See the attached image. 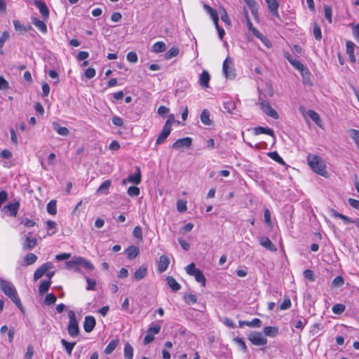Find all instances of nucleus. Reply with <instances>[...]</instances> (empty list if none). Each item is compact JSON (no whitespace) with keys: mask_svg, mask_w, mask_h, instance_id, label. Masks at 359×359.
I'll list each match as a JSON object with an SVG mask.
<instances>
[{"mask_svg":"<svg viewBox=\"0 0 359 359\" xmlns=\"http://www.w3.org/2000/svg\"><path fill=\"white\" fill-rule=\"evenodd\" d=\"M96 325L95 318L92 316H86L83 323V328L86 332H90L93 330Z\"/></svg>","mask_w":359,"mask_h":359,"instance_id":"obj_15","label":"nucleus"},{"mask_svg":"<svg viewBox=\"0 0 359 359\" xmlns=\"http://www.w3.org/2000/svg\"><path fill=\"white\" fill-rule=\"evenodd\" d=\"M140 250L138 247L135 245H130L126 250V254L129 259H135L139 254Z\"/></svg>","mask_w":359,"mask_h":359,"instance_id":"obj_27","label":"nucleus"},{"mask_svg":"<svg viewBox=\"0 0 359 359\" xmlns=\"http://www.w3.org/2000/svg\"><path fill=\"white\" fill-rule=\"evenodd\" d=\"M56 297L53 294H48L44 299V304L46 305H51L56 302Z\"/></svg>","mask_w":359,"mask_h":359,"instance_id":"obj_53","label":"nucleus"},{"mask_svg":"<svg viewBox=\"0 0 359 359\" xmlns=\"http://www.w3.org/2000/svg\"><path fill=\"white\" fill-rule=\"evenodd\" d=\"M233 341L237 344V345L242 349V351L245 353L248 351L247 346L244 341V340L240 337H235Z\"/></svg>","mask_w":359,"mask_h":359,"instance_id":"obj_49","label":"nucleus"},{"mask_svg":"<svg viewBox=\"0 0 359 359\" xmlns=\"http://www.w3.org/2000/svg\"><path fill=\"white\" fill-rule=\"evenodd\" d=\"M264 104V105L262 106L260 109L264 114L274 119H278L279 118V116L276 111L272 108V107L270 105L269 102L265 103Z\"/></svg>","mask_w":359,"mask_h":359,"instance_id":"obj_16","label":"nucleus"},{"mask_svg":"<svg viewBox=\"0 0 359 359\" xmlns=\"http://www.w3.org/2000/svg\"><path fill=\"white\" fill-rule=\"evenodd\" d=\"M264 221H265L266 224L268 226H271L272 222L271 220V212L268 208L264 209Z\"/></svg>","mask_w":359,"mask_h":359,"instance_id":"obj_60","label":"nucleus"},{"mask_svg":"<svg viewBox=\"0 0 359 359\" xmlns=\"http://www.w3.org/2000/svg\"><path fill=\"white\" fill-rule=\"evenodd\" d=\"M187 202L185 201L179 200L177 203V209L180 212H184L187 210Z\"/></svg>","mask_w":359,"mask_h":359,"instance_id":"obj_55","label":"nucleus"},{"mask_svg":"<svg viewBox=\"0 0 359 359\" xmlns=\"http://www.w3.org/2000/svg\"><path fill=\"white\" fill-rule=\"evenodd\" d=\"M47 211L50 215H54L57 213L56 201H50L47 205Z\"/></svg>","mask_w":359,"mask_h":359,"instance_id":"obj_45","label":"nucleus"},{"mask_svg":"<svg viewBox=\"0 0 359 359\" xmlns=\"http://www.w3.org/2000/svg\"><path fill=\"white\" fill-rule=\"evenodd\" d=\"M243 325H247L252 327H260L262 321L259 318H254L251 321L240 320L239 326L242 327Z\"/></svg>","mask_w":359,"mask_h":359,"instance_id":"obj_28","label":"nucleus"},{"mask_svg":"<svg viewBox=\"0 0 359 359\" xmlns=\"http://www.w3.org/2000/svg\"><path fill=\"white\" fill-rule=\"evenodd\" d=\"M245 18L246 20V24L248 26V28L249 30H250L254 36L259 39L260 40H262V38L264 39V36L262 34H261L259 30H257L256 28H255L252 25V23L251 20H250L249 15L247 12H245Z\"/></svg>","mask_w":359,"mask_h":359,"instance_id":"obj_17","label":"nucleus"},{"mask_svg":"<svg viewBox=\"0 0 359 359\" xmlns=\"http://www.w3.org/2000/svg\"><path fill=\"white\" fill-rule=\"evenodd\" d=\"M61 344L65 347L67 353L69 355H71L72 350H73L74 346L76 345V342H69V341H66L65 339H62L61 340Z\"/></svg>","mask_w":359,"mask_h":359,"instance_id":"obj_39","label":"nucleus"},{"mask_svg":"<svg viewBox=\"0 0 359 359\" xmlns=\"http://www.w3.org/2000/svg\"><path fill=\"white\" fill-rule=\"evenodd\" d=\"M35 6L39 8V12L44 19H47L49 16V9L46 4L41 1L35 0Z\"/></svg>","mask_w":359,"mask_h":359,"instance_id":"obj_18","label":"nucleus"},{"mask_svg":"<svg viewBox=\"0 0 359 359\" xmlns=\"http://www.w3.org/2000/svg\"><path fill=\"white\" fill-rule=\"evenodd\" d=\"M179 48L173 46L169 49V50L165 53V60H170L179 54Z\"/></svg>","mask_w":359,"mask_h":359,"instance_id":"obj_42","label":"nucleus"},{"mask_svg":"<svg viewBox=\"0 0 359 359\" xmlns=\"http://www.w3.org/2000/svg\"><path fill=\"white\" fill-rule=\"evenodd\" d=\"M126 57H127L128 61L133 62V63L137 62V60H138L137 53L133 51L129 52L127 54Z\"/></svg>","mask_w":359,"mask_h":359,"instance_id":"obj_61","label":"nucleus"},{"mask_svg":"<svg viewBox=\"0 0 359 359\" xmlns=\"http://www.w3.org/2000/svg\"><path fill=\"white\" fill-rule=\"evenodd\" d=\"M124 358H125V359H133V348L129 343H126L125 344Z\"/></svg>","mask_w":359,"mask_h":359,"instance_id":"obj_40","label":"nucleus"},{"mask_svg":"<svg viewBox=\"0 0 359 359\" xmlns=\"http://www.w3.org/2000/svg\"><path fill=\"white\" fill-rule=\"evenodd\" d=\"M344 310L345 306L341 304H334L332 309V312L335 314H341L344 311Z\"/></svg>","mask_w":359,"mask_h":359,"instance_id":"obj_52","label":"nucleus"},{"mask_svg":"<svg viewBox=\"0 0 359 359\" xmlns=\"http://www.w3.org/2000/svg\"><path fill=\"white\" fill-rule=\"evenodd\" d=\"M119 344V339H115L111 340L104 349V353L107 355L111 354Z\"/></svg>","mask_w":359,"mask_h":359,"instance_id":"obj_36","label":"nucleus"},{"mask_svg":"<svg viewBox=\"0 0 359 359\" xmlns=\"http://www.w3.org/2000/svg\"><path fill=\"white\" fill-rule=\"evenodd\" d=\"M171 130L172 129L167 127V126H163L162 131L161 132L156 140V144H161L163 143L170 134Z\"/></svg>","mask_w":359,"mask_h":359,"instance_id":"obj_19","label":"nucleus"},{"mask_svg":"<svg viewBox=\"0 0 359 359\" xmlns=\"http://www.w3.org/2000/svg\"><path fill=\"white\" fill-rule=\"evenodd\" d=\"M201 122L207 126L211 125V121L210 119V113L208 109H203L201 114Z\"/></svg>","mask_w":359,"mask_h":359,"instance_id":"obj_41","label":"nucleus"},{"mask_svg":"<svg viewBox=\"0 0 359 359\" xmlns=\"http://www.w3.org/2000/svg\"><path fill=\"white\" fill-rule=\"evenodd\" d=\"M186 272L195 278L196 280L202 284L203 286L205 285L206 279L202 271L196 268L194 263H191L185 268Z\"/></svg>","mask_w":359,"mask_h":359,"instance_id":"obj_5","label":"nucleus"},{"mask_svg":"<svg viewBox=\"0 0 359 359\" xmlns=\"http://www.w3.org/2000/svg\"><path fill=\"white\" fill-rule=\"evenodd\" d=\"M346 53L348 54L351 62H355V57L354 55L355 44L351 41H346Z\"/></svg>","mask_w":359,"mask_h":359,"instance_id":"obj_24","label":"nucleus"},{"mask_svg":"<svg viewBox=\"0 0 359 359\" xmlns=\"http://www.w3.org/2000/svg\"><path fill=\"white\" fill-rule=\"evenodd\" d=\"M37 259V256L34 253H28L24 257V266H27L34 264L36 262Z\"/></svg>","mask_w":359,"mask_h":359,"instance_id":"obj_37","label":"nucleus"},{"mask_svg":"<svg viewBox=\"0 0 359 359\" xmlns=\"http://www.w3.org/2000/svg\"><path fill=\"white\" fill-rule=\"evenodd\" d=\"M203 8L210 14L212 20L217 21L219 18L217 11L207 4H204Z\"/></svg>","mask_w":359,"mask_h":359,"instance_id":"obj_44","label":"nucleus"},{"mask_svg":"<svg viewBox=\"0 0 359 359\" xmlns=\"http://www.w3.org/2000/svg\"><path fill=\"white\" fill-rule=\"evenodd\" d=\"M222 71L227 79H233L235 78L236 74L233 68V61L229 57L224 61Z\"/></svg>","mask_w":359,"mask_h":359,"instance_id":"obj_7","label":"nucleus"},{"mask_svg":"<svg viewBox=\"0 0 359 359\" xmlns=\"http://www.w3.org/2000/svg\"><path fill=\"white\" fill-rule=\"evenodd\" d=\"M210 79V76L209 73L205 70L203 71V72L201 74L200 78H199V83H200L201 86H202L203 88L208 87Z\"/></svg>","mask_w":359,"mask_h":359,"instance_id":"obj_30","label":"nucleus"},{"mask_svg":"<svg viewBox=\"0 0 359 359\" xmlns=\"http://www.w3.org/2000/svg\"><path fill=\"white\" fill-rule=\"evenodd\" d=\"M307 116L313 121L315 122V123L319 126V127H321V124H322V120L319 116V114L316 112L315 111L312 110V109H310L307 112Z\"/></svg>","mask_w":359,"mask_h":359,"instance_id":"obj_33","label":"nucleus"},{"mask_svg":"<svg viewBox=\"0 0 359 359\" xmlns=\"http://www.w3.org/2000/svg\"><path fill=\"white\" fill-rule=\"evenodd\" d=\"M350 137L354 140L355 143H358L359 141V130L355 129H351L348 131Z\"/></svg>","mask_w":359,"mask_h":359,"instance_id":"obj_57","label":"nucleus"},{"mask_svg":"<svg viewBox=\"0 0 359 359\" xmlns=\"http://www.w3.org/2000/svg\"><path fill=\"white\" fill-rule=\"evenodd\" d=\"M313 35L316 40H320L322 38L321 29L317 23L313 24Z\"/></svg>","mask_w":359,"mask_h":359,"instance_id":"obj_50","label":"nucleus"},{"mask_svg":"<svg viewBox=\"0 0 359 359\" xmlns=\"http://www.w3.org/2000/svg\"><path fill=\"white\" fill-rule=\"evenodd\" d=\"M0 288L4 294L9 297L18 309L23 311V306L14 285L11 282L0 278Z\"/></svg>","mask_w":359,"mask_h":359,"instance_id":"obj_1","label":"nucleus"},{"mask_svg":"<svg viewBox=\"0 0 359 359\" xmlns=\"http://www.w3.org/2000/svg\"><path fill=\"white\" fill-rule=\"evenodd\" d=\"M330 213L332 217H334L336 218H339V219H342L344 221V222L346 224L355 223V225L357 226V227L359 228V219L357 221H355V220L351 219L350 217L338 212L337 210H335L333 208L330 209Z\"/></svg>","mask_w":359,"mask_h":359,"instance_id":"obj_12","label":"nucleus"},{"mask_svg":"<svg viewBox=\"0 0 359 359\" xmlns=\"http://www.w3.org/2000/svg\"><path fill=\"white\" fill-rule=\"evenodd\" d=\"M51 284V280H43L41 282L39 287V292L40 294H43L46 293Z\"/></svg>","mask_w":359,"mask_h":359,"instance_id":"obj_38","label":"nucleus"},{"mask_svg":"<svg viewBox=\"0 0 359 359\" xmlns=\"http://www.w3.org/2000/svg\"><path fill=\"white\" fill-rule=\"evenodd\" d=\"M34 355V348L32 345H28L27 352L25 355V359H32Z\"/></svg>","mask_w":359,"mask_h":359,"instance_id":"obj_64","label":"nucleus"},{"mask_svg":"<svg viewBox=\"0 0 359 359\" xmlns=\"http://www.w3.org/2000/svg\"><path fill=\"white\" fill-rule=\"evenodd\" d=\"M304 277L312 282H313L315 280V276H314V273L312 270L311 269H306L304 273Z\"/></svg>","mask_w":359,"mask_h":359,"instance_id":"obj_58","label":"nucleus"},{"mask_svg":"<svg viewBox=\"0 0 359 359\" xmlns=\"http://www.w3.org/2000/svg\"><path fill=\"white\" fill-rule=\"evenodd\" d=\"M248 339L255 346H264L267 344V339L259 332L250 333Z\"/></svg>","mask_w":359,"mask_h":359,"instance_id":"obj_6","label":"nucleus"},{"mask_svg":"<svg viewBox=\"0 0 359 359\" xmlns=\"http://www.w3.org/2000/svg\"><path fill=\"white\" fill-rule=\"evenodd\" d=\"M263 332L266 336L275 337L278 333V328L275 326H267L264 328Z\"/></svg>","mask_w":359,"mask_h":359,"instance_id":"obj_35","label":"nucleus"},{"mask_svg":"<svg viewBox=\"0 0 359 359\" xmlns=\"http://www.w3.org/2000/svg\"><path fill=\"white\" fill-rule=\"evenodd\" d=\"M166 282L168 286L174 292L179 291L181 289V285L177 282V280L172 276H168L166 278Z\"/></svg>","mask_w":359,"mask_h":359,"instance_id":"obj_29","label":"nucleus"},{"mask_svg":"<svg viewBox=\"0 0 359 359\" xmlns=\"http://www.w3.org/2000/svg\"><path fill=\"white\" fill-rule=\"evenodd\" d=\"M133 235L134 237L142 240V231L140 226H137L134 228L133 231Z\"/></svg>","mask_w":359,"mask_h":359,"instance_id":"obj_62","label":"nucleus"},{"mask_svg":"<svg viewBox=\"0 0 359 359\" xmlns=\"http://www.w3.org/2000/svg\"><path fill=\"white\" fill-rule=\"evenodd\" d=\"M52 126L54 130L60 135L66 137L69 135V129L66 127L61 126L57 122H53Z\"/></svg>","mask_w":359,"mask_h":359,"instance_id":"obj_23","label":"nucleus"},{"mask_svg":"<svg viewBox=\"0 0 359 359\" xmlns=\"http://www.w3.org/2000/svg\"><path fill=\"white\" fill-rule=\"evenodd\" d=\"M128 194L132 197H136L140 195V191L137 187L131 186L128 189Z\"/></svg>","mask_w":359,"mask_h":359,"instance_id":"obj_48","label":"nucleus"},{"mask_svg":"<svg viewBox=\"0 0 359 359\" xmlns=\"http://www.w3.org/2000/svg\"><path fill=\"white\" fill-rule=\"evenodd\" d=\"M166 50V45L163 41H158L153 44L151 51L155 53H163Z\"/></svg>","mask_w":359,"mask_h":359,"instance_id":"obj_34","label":"nucleus"},{"mask_svg":"<svg viewBox=\"0 0 359 359\" xmlns=\"http://www.w3.org/2000/svg\"><path fill=\"white\" fill-rule=\"evenodd\" d=\"M220 14H221V19L222 20L225 22L226 24H227L228 25H231V20L229 18V15L226 11V10L224 8H222V11H220Z\"/></svg>","mask_w":359,"mask_h":359,"instance_id":"obj_59","label":"nucleus"},{"mask_svg":"<svg viewBox=\"0 0 359 359\" xmlns=\"http://www.w3.org/2000/svg\"><path fill=\"white\" fill-rule=\"evenodd\" d=\"M86 282H87V290H95V286H96V281L93 279H91L90 278H86Z\"/></svg>","mask_w":359,"mask_h":359,"instance_id":"obj_63","label":"nucleus"},{"mask_svg":"<svg viewBox=\"0 0 359 359\" xmlns=\"http://www.w3.org/2000/svg\"><path fill=\"white\" fill-rule=\"evenodd\" d=\"M184 301L187 304H195L197 302V297L195 294H188L184 296Z\"/></svg>","mask_w":359,"mask_h":359,"instance_id":"obj_54","label":"nucleus"},{"mask_svg":"<svg viewBox=\"0 0 359 359\" xmlns=\"http://www.w3.org/2000/svg\"><path fill=\"white\" fill-rule=\"evenodd\" d=\"M10 37V34L8 32L6 31H4L1 36H0V53L2 54L3 52L1 50L3 46H4V42L6 41H7Z\"/></svg>","mask_w":359,"mask_h":359,"instance_id":"obj_51","label":"nucleus"},{"mask_svg":"<svg viewBox=\"0 0 359 359\" xmlns=\"http://www.w3.org/2000/svg\"><path fill=\"white\" fill-rule=\"evenodd\" d=\"M192 143V139L191 137H187L184 138H181L175 141L172 145V149H178L183 147L189 148Z\"/></svg>","mask_w":359,"mask_h":359,"instance_id":"obj_13","label":"nucleus"},{"mask_svg":"<svg viewBox=\"0 0 359 359\" xmlns=\"http://www.w3.org/2000/svg\"><path fill=\"white\" fill-rule=\"evenodd\" d=\"M170 258L167 255H161L157 262V271L162 273L165 271L170 264Z\"/></svg>","mask_w":359,"mask_h":359,"instance_id":"obj_10","label":"nucleus"},{"mask_svg":"<svg viewBox=\"0 0 359 359\" xmlns=\"http://www.w3.org/2000/svg\"><path fill=\"white\" fill-rule=\"evenodd\" d=\"M52 267L53 264L51 262H46L42 264L38 269L35 271L34 273V281H36L41 278Z\"/></svg>","mask_w":359,"mask_h":359,"instance_id":"obj_9","label":"nucleus"},{"mask_svg":"<svg viewBox=\"0 0 359 359\" xmlns=\"http://www.w3.org/2000/svg\"><path fill=\"white\" fill-rule=\"evenodd\" d=\"M254 134L255 135H259L260 134H266L268 135L271 136L273 138H275V133L273 130L268 127H262L258 126L254 128Z\"/></svg>","mask_w":359,"mask_h":359,"instance_id":"obj_21","label":"nucleus"},{"mask_svg":"<svg viewBox=\"0 0 359 359\" xmlns=\"http://www.w3.org/2000/svg\"><path fill=\"white\" fill-rule=\"evenodd\" d=\"M13 25L15 27V29L16 31L20 32H27V27L24 25L21 24L19 20H13Z\"/></svg>","mask_w":359,"mask_h":359,"instance_id":"obj_47","label":"nucleus"},{"mask_svg":"<svg viewBox=\"0 0 359 359\" xmlns=\"http://www.w3.org/2000/svg\"><path fill=\"white\" fill-rule=\"evenodd\" d=\"M325 11V18L327 20V21L331 23L332 22V11L330 6H325L324 7Z\"/></svg>","mask_w":359,"mask_h":359,"instance_id":"obj_56","label":"nucleus"},{"mask_svg":"<svg viewBox=\"0 0 359 359\" xmlns=\"http://www.w3.org/2000/svg\"><path fill=\"white\" fill-rule=\"evenodd\" d=\"M31 233H29L27 235H25V240L22 243V250L24 251H27L32 250L37 244V239L30 236Z\"/></svg>","mask_w":359,"mask_h":359,"instance_id":"obj_8","label":"nucleus"},{"mask_svg":"<svg viewBox=\"0 0 359 359\" xmlns=\"http://www.w3.org/2000/svg\"><path fill=\"white\" fill-rule=\"evenodd\" d=\"M161 329V325L158 323H152L151 325L148 328L147 332L152 335L157 334L160 332Z\"/></svg>","mask_w":359,"mask_h":359,"instance_id":"obj_43","label":"nucleus"},{"mask_svg":"<svg viewBox=\"0 0 359 359\" xmlns=\"http://www.w3.org/2000/svg\"><path fill=\"white\" fill-rule=\"evenodd\" d=\"M268 156L280 164H285L283 159L279 156L277 151H272L268 154Z\"/></svg>","mask_w":359,"mask_h":359,"instance_id":"obj_46","label":"nucleus"},{"mask_svg":"<svg viewBox=\"0 0 359 359\" xmlns=\"http://www.w3.org/2000/svg\"><path fill=\"white\" fill-rule=\"evenodd\" d=\"M291 65L297 70H299L302 76L305 79V75H309V71L304 67V65L297 60H294V61H291Z\"/></svg>","mask_w":359,"mask_h":359,"instance_id":"obj_25","label":"nucleus"},{"mask_svg":"<svg viewBox=\"0 0 359 359\" xmlns=\"http://www.w3.org/2000/svg\"><path fill=\"white\" fill-rule=\"evenodd\" d=\"M69 319L67 331L72 337H76L79 334V323L74 311H69L67 313Z\"/></svg>","mask_w":359,"mask_h":359,"instance_id":"obj_4","label":"nucleus"},{"mask_svg":"<svg viewBox=\"0 0 359 359\" xmlns=\"http://www.w3.org/2000/svg\"><path fill=\"white\" fill-rule=\"evenodd\" d=\"M141 171L139 167L136 168V172L134 175H129L128 180L129 182L135 184H139L141 182Z\"/></svg>","mask_w":359,"mask_h":359,"instance_id":"obj_31","label":"nucleus"},{"mask_svg":"<svg viewBox=\"0 0 359 359\" xmlns=\"http://www.w3.org/2000/svg\"><path fill=\"white\" fill-rule=\"evenodd\" d=\"M79 266H83L91 271L95 269L90 261L82 257H74L71 260L66 262V267L68 269H74L75 271L79 272Z\"/></svg>","mask_w":359,"mask_h":359,"instance_id":"obj_3","label":"nucleus"},{"mask_svg":"<svg viewBox=\"0 0 359 359\" xmlns=\"http://www.w3.org/2000/svg\"><path fill=\"white\" fill-rule=\"evenodd\" d=\"M147 275V266L146 265H142L138 268L134 273V280L139 281L143 279Z\"/></svg>","mask_w":359,"mask_h":359,"instance_id":"obj_20","label":"nucleus"},{"mask_svg":"<svg viewBox=\"0 0 359 359\" xmlns=\"http://www.w3.org/2000/svg\"><path fill=\"white\" fill-rule=\"evenodd\" d=\"M266 3L268 5L269 11L272 13L273 15L276 18H280L279 14L278 13V3L276 0H265Z\"/></svg>","mask_w":359,"mask_h":359,"instance_id":"obj_22","label":"nucleus"},{"mask_svg":"<svg viewBox=\"0 0 359 359\" xmlns=\"http://www.w3.org/2000/svg\"><path fill=\"white\" fill-rule=\"evenodd\" d=\"M32 22L43 34L47 33V27L44 22L36 18H32Z\"/></svg>","mask_w":359,"mask_h":359,"instance_id":"obj_26","label":"nucleus"},{"mask_svg":"<svg viewBox=\"0 0 359 359\" xmlns=\"http://www.w3.org/2000/svg\"><path fill=\"white\" fill-rule=\"evenodd\" d=\"M20 208V203L15 202L13 203H10L8 205H6L3 208L2 211L4 214L11 216L15 217L17 215L18 211Z\"/></svg>","mask_w":359,"mask_h":359,"instance_id":"obj_11","label":"nucleus"},{"mask_svg":"<svg viewBox=\"0 0 359 359\" xmlns=\"http://www.w3.org/2000/svg\"><path fill=\"white\" fill-rule=\"evenodd\" d=\"M111 180H105L103 182L101 185L98 187V189L96 191V194H107L108 190L109 187H111Z\"/></svg>","mask_w":359,"mask_h":359,"instance_id":"obj_32","label":"nucleus"},{"mask_svg":"<svg viewBox=\"0 0 359 359\" xmlns=\"http://www.w3.org/2000/svg\"><path fill=\"white\" fill-rule=\"evenodd\" d=\"M259 244L271 252H276L277 248L268 237L262 236L259 238Z\"/></svg>","mask_w":359,"mask_h":359,"instance_id":"obj_14","label":"nucleus"},{"mask_svg":"<svg viewBox=\"0 0 359 359\" xmlns=\"http://www.w3.org/2000/svg\"><path fill=\"white\" fill-rule=\"evenodd\" d=\"M307 161L313 172L323 177L328 176L325 163L320 156L310 154L307 156Z\"/></svg>","mask_w":359,"mask_h":359,"instance_id":"obj_2","label":"nucleus"}]
</instances>
